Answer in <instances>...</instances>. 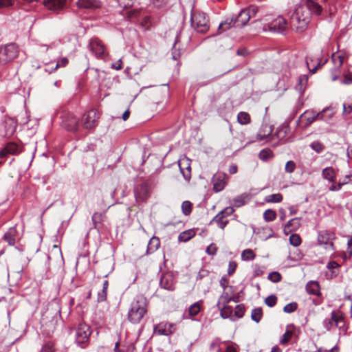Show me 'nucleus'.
Listing matches in <instances>:
<instances>
[{"mask_svg": "<svg viewBox=\"0 0 352 352\" xmlns=\"http://www.w3.org/2000/svg\"><path fill=\"white\" fill-rule=\"evenodd\" d=\"M148 311V301L143 295H137L131 302L128 312V320L133 324H138Z\"/></svg>", "mask_w": 352, "mask_h": 352, "instance_id": "nucleus-1", "label": "nucleus"}, {"mask_svg": "<svg viewBox=\"0 0 352 352\" xmlns=\"http://www.w3.org/2000/svg\"><path fill=\"white\" fill-rule=\"evenodd\" d=\"M310 12L305 5L297 6L290 18V25L298 32L304 31L310 21Z\"/></svg>", "mask_w": 352, "mask_h": 352, "instance_id": "nucleus-2", "label": "nucleus"}, {"mask_svg": "<svg viewBox=\"0 0 352 352\" xmlns=\"http://www.w3.org/2000/svg\"><path fill=\"white\" fill-rule=\"evenodd\" d=\"M190 23L193 29L199 33L205 34L210 29L209 19L206 13L197 10H192Z\"/></svg>", "mask_w": 352, "mask_h": 352, "instance_id": "nucleus-3", "label": "nucleus"}, {"mask_svg": "<svg viewBox=\"0 0 352 352\" xmlns=\"http://www.w3.org/2000/svg\"><path fill=\"white\" fill-rule=\"evenodd\" d=\"M92 331L91 327L80 322L75 329V343L81 349H85L89 344Z\"/></svg>", "mask_w": 352, "mask_h": 352, "instance_id": "nucleus-4", "label": "nucleus"}, {"mask_svg": "<svg viewBox=\"0 0 352 352\" xmlns=\"http://www.w3.org/2000/svg\"><path fill=\"white\" fill-rule=\"evenodd\" d=\"M19 54V47L10 43L0 47V65H6L14 60Z\"/></svg>", "mask_w": 352, "mask_h": 352, "instance_id": "nucleus-5", "label": "nucleus"}, {"mask_svg": "<svg viewBox=\"0 0 352 352\" xmlns=\"http://www.w3.org/2000/svg\"><path fill=\"white\" fill-rule=\"evenodd\" d=\"M60 119L61 125L66 130L75 132L78 129L79 119L73 113L63 111Z\"/></svg>", "mask_w": 352, "mask_h": 352, "instance_id": "nucleus-6", "label": "nucleus"}, {"mask_svg": "<svg viewBox=\"0 0 352 352\" xmlns=\"http://www.w3.org/2000/svg\"><path fill=\"white\" fill-rule=\"evenodd\" d=\"M100 113L96 109H91L85 112L82 117V124L84 129L91 130L98 124Z\"/></svg>", "mask_w": 352, "mask_h": 352, "instance_id": "nucleus-7", "label": "nucleus"}, {"mask_svg": "<svg viewBox=\"0 0 352 352\" xmlns=\"http://www.w3.org/2000/svg\"><path fill=\"white\" fill-rule=\"evenodd\" d=\"M335 239V233L332 231L324 230L318 232V243L320 245H324L325 249L334 250V245L332 241Z\"/></svg>", "mask_w": 352, "mask_h": 352, "instance_id": "nucleus-8", "label": "nucleus"}, {"mask_svg": "<svg viewBox=\"0 0 352 352\" xmlns=\"http://www.w3.org/2000/svg\"><path fill=\"white\" fill-rule=\"evenodd\" d=\"M228 179V176L227 174L223 172H217L216 173L212 178V183L213 185V190L215 192H219L223 190L226 186L227 185V180Z\"/></svg>", "mask_w": 352, "mask_h": 352, "instance_id": "nucleus-9", "label": "nucleus"}, {"mask_svg": "<svg viewBox=\"0 0 352 352\" xmlns=\"http://www.w3.org/2000/svg\"><path fill=\"white\" fill-rule=\"evenodd\" d=\"M17 127L16 121L12 118H6L1 124V131L6 138H10L16 131Z\"/></svg>", "mask_w": 352, "mask_h": 352, "instance_id": "nucleus-10", "label": "nucleus"}, {"mask_svg": "<svg viewBox=\"0 0 352 352\" xmlns=\"http://www.w3.org/2000/svg\"><path fill=\"white\" fill-rule=\"evenodd\" d=\"M89 47L90 51L97 58H104L105 56L104 46L102 41L98 38H93L90 40Z\"/></svg>", "mask_w": 352, "mask_h": 352, "instance_id": "nucleus-11", "label": "nucleus"}, {"mask_svg": "<svg viewBox=\"0 0 352 352\" xmlns=\"http://www.w3.org/2000/svg\"><path fill=\"white\" fill-rule=\"evenodd\" d=\"M134 194L137 201H146L150 196V187L148 184L142 183L137 185L134 189Z\"/></svg>", "mask_w": 352, "mask_h": 352, "instance_id": "nucleus-12", "label": "nucleus"}, {"mask_svg": "<svg viewBox=\"0 0 352 352\" xmlns=\"http://www.w3.org/2000/svg\"><path fill=\"white\" fill-rule=\"evenodd\" d=\"M153 331L155 334L168 336L174 333L175 331V326L172 323L162 322L154 325Z\"/></svg>", "mask_w": 352, "mask_h": 352, "instance_id": "nucleus-13", "label": "nucleus"}, {"mask_svg": "<svg viewBox=\"0 0 352 352\" xmlns=\"http://www.w3.org/2000/svg\"><path fill=\"white\" fill-rule=\"evenodd\" d=\"M175 280L171 272L164 273L160 280V286L168 291H174L175 289Z\"/></svg>", "mask_w": 352, "mask_h": 352, "instance_id": "nucleus-14", "label": "nucleus"}, {"mask_svg": "<svg viewBox=\"0 0 352 352\" xmlns=\"http://www.w3.org/2000/svg\"><path fill=\"white\" fill-rule=\"evenodd\" d=\"M331 320L333 321V327H338L340 331L345 332L347 327L345 324L344 314L339 309L331 311Z\"/></svg>", "mask_w": 352, "mask_h": 352, "instance_id": "nucleus-15", "label": "nucleus"}, {"mask_svg": "<svg viewBox=\"0 0 352 352\" xmlns=\"http://www.w3.org/2000/svg\"><path fill=\"white\" fill-rule=\"evenodd\" d=\"M268 28L270 31L283 33L287 27V21L279 16L268 23Z\"/></svg>", "mask_w": 352, "mask_h": 352, "instance_id": "nucleus-16", "label": "nucleus"}, {"mask_svg": "<svg viewBox=\"0 0 352 352\" xmlns=\"http://www.w3.org/2000/svg\"><path fill=\"white\" fill-rule=\"evenodd\" d=\"M21 236L16 226L10 228L3 234L2 239L10 246H14L16 241L19 240Z\"/></svg>", "mask_w": 352, "mask_h": 352, "instance_id": "nucleus-17", "label": "nucleus"}, {"mask_svg": "<svg viewBox=\"0 0 352 352\" xmlns=\"http://www.w3.org/2000/svg\"><path fill=\"white\" fill-rule=\"evenodd\" d=\"M75 4L78 8L94 10L102 7L100 0H76Z\"/></svg>", "mask_w": 352, "mask_h": 352, "instance_id": "nucleus-18", "label": "nucleus"}, {"mask_svg": "<svg viewBox=\"0 0 352 352\" xmlns=\"http://www.w3.org/2000/svg\"><path fill=\"white\" fill-rule=\"evenodd\" d=\"M21 152V148L17 144L13 142H8L0 151V157L4 158L8 155H18Z\"/></svg>", "mask_w": 352, "mask_h": 352, "instance_id": "nucleus-19", "label": "nucleus"}, {"mask_svg": "<svg viewBox=\"0 0 352 352\" xmlns=\"http://www.w3.org/2000/svg\"><path fill=\"white\" fill-rule=\"evenodd\" d=\"M66 4V0H44L43 5L49 10L58 12L63 10Z\"/></svg>", "mask_w": 352, "mask_h": 352, "instance_id": "nucleus-20", "label": "nucleus"}, {"mask_svg": "<svg viewBox=\"0 0 352 352\" xmlns=\"http://www.w3.org/2000/svg\"><path fill=\"white\" fill-rule=\"evenodd\" d=\"M179 167L186 181H190L191 178L190 162L188 159H184L179 161Z\"/></svg>", "mask_w": 352, "mask_h": 352, "instance_id": "nucleus-21", "label": "nucleus"}, {"mask_svg": "<svg viewBox=\"0 0 352 352\" xmlns=\"http://www.w3.org/2000/svg\"><path fill=\"white\" fill-rule=\"evenodd\" d=\"M250 15L245 9L242 10L237 16L234 19L236 23V27L241 28L245 25L250 19Z\"/></svg>", "mask_w": 352, "mask_h": 352, "instance_id": "nucleus-22", "label": "nucleus"}, {"mask_svg": "<svg viewBox=\"0 0 352 352\" xmlns=\"http://www.w3.org/2000/svg\"><path fill=\"white\" fill-rule=\"evenodd\" d=\"M300 226V219L294 218L289 220L284 226L283 231L285 234H289L297 230Z\"/></svg>", "mask_w": 352, "mask_h": 352, "instance_id": "nucleus-23", "label": "nucleus"}, {"mask_svg": "<svg viewBox=\"0 0 352 352\" xmlns=\"http://www.w3.org/2000/svg\"><path fill=\"white\" fill-rule=\"evenodd\" d=\"M306 8L310 12V15L314 14L316 15H320L322 12V6L316 1V0H307L305 4Z\"/></svg>", "mask_w": 352, "mask_h": 352, "instance_id": "nucleus-24", "label": "nucleus"}, {"mask_svg": "<svg viewBox=\"0 0 352 352\" xmlns=\"http://www.w3.org/2000/svg\"><path fill=\"white\" fill-rule=\"evenodd\" d=\"M305 289L309 294L315 295L317 296H320L321 295L320 287L318 281H309L305 286Z\"/></svg>", "mask_w": 352, "mask_h": 352, "instance_id": "nucleus-25", "label": "nucleus"}, {"mask_svg": "<svg viewBox=\"0 0 352 352\" xmlns=\"http://www.w3.org/2000/svg\"><path fill=\"white\" fill-rule=\"evenodd\" d=\"M160 247V240L159 237L153 236L148 241L146 248V254H151L155 252Z\"/></svg>", "mask_w": 352, "mask_h": 352, "instance_id": "nucleus-26", "label": "nucleus"}, {"mask_svg": "<svg viewBox=\"0 0 352 352\" xmlns=\"http://www.w3.org/2000/svg\"><path fill=\"white\" fill-rule=\"evenodd\" d=\"M232 27H236V23L234 22V18H227L224 21L221 22L217 30L218 34H221L228 30H230Z\"/></svg>", "mask_w": 352, "mask_h": 352, "instance_id": "nucleus-27", "label": "nucleus"}, {"mask_svg": "<svg viewBox=\"0 0 352 352\" xmlns=\"http://www.w3.org/2000/svg\"><path fill=\"white\" fill-rule=\"evenodd\" d=\"M322 177L329 182L333 183L336 179V173L333 167H326L322 171Z\"/></svg>", "mask_w": 352, "mask_h": 352, "instance_id": "nucleus-28", "label": "nucleus"}, {"mask_svg": "<svg viewBox=\"0 0 352 352\" xmlns=\"http://www.w3.org/2000/svg\"><path fill=\"white\" fill-rule=\"evenodd\" d=\"M272 133V129L271 126L267 124L262 125L256 135V139L259 141L264 140L267 137L270 135Z\"/></svg>", "mask_w": 352, "mask_h": 352, "instance_id": "nucleus-29", "label": "nucleus"}, {"mask_svg": "<svg viewBox=\"0 0 352 352\" xmlns=\"http://www.w3.org/2000/svg\"><path fill=\"white\" fill-rule=\"evenodd\" d=\"M314 62V59L311 58L310 60H307L306 63L307 68L311 74H315L318 69L321 68L325 63L327 62V59H325L324 61L322 59L317 58L316 59V65L313 67H311V63Z\"/></svg>", "mask_w": 352, "mask_h": 352, "instance_id": "nucleus-30", "label": "nucleus"}, {"mask_svg": "<svg viewBox=\"0 0 352 352\" xmlns=\"http://www.w3.org/2000/svg\"><path fill=\"white\" fill-rule=\"evenodd\" d=\"M224 218L220 213H218L211 220L210 223H216L219 228L223 230L228 223V221L224 220Z\"/></svg>", "mask_w": 352, "mask_h": 352, "instance_id": "nucleus-31", "label": "nucleus"}, {"mask_svg": "<svg viewBox=\"0 0 352 352\" xmlns=\"http://www.w3.org/2000/svg\"><path fill=\"white\" fill-rule=\"evenodd\" d=\"M195 235V232L192 229H189L181 232L178 236V241L181 242H187Z\"/></svg>", "mask_w": 352, "mask_h": 352, "instance_id": "nucleus-32", "label": "nucleus"}, {"mask_svg": "<svg viewBox=\"0 0 352 352\" xmlns=\"http://www.w3.org/2000/svg\"><path fill=\"white\" fill-rule=\"evenodd\" d=\"M250 199V196L248 194H242L233 199V202L235 207H241L245 205Z\"/></svg>", "mask_w": 352, "mask_h": 352, "instance_id": "nucleus-33", "label": "nucleus"}, {"mask_svg": "<svg viewBox=\"0 0 352 352\" xmlns=\"http://www.w3.org/2000/svg\"><path fill=\"white\" fill-rule=\"evenodd\" d=\"M232 307L231 306H229L228 305H223L222 309H221L220 311V316L222 318H231V320H234L232 318Z\"/></svg>", "mask_w": 352, "mask_h": 352, "instance_id": "nucleus-34", "label": "nucleus"}, {"mask_svg": "<svg viewBox=\"0 0 352 352\" xmlns=\"http://www.w3.org/2000/svg\"><path fill=\"white\" fill-rule=\"evenodd\" d=\"M308 82L307 75H301L298 77V84L296 85V89L302 93L305 89L306 85Z\"/></svg>", "mask_w": 352, "mask_h": 352, "instance_id": "nucleus-35", "label": "nucleus"}, {"mask_svg": "<svg viewBox=\"0 0 352 352\" xmlns=\"http://www.w3.org/2000/svg\"><path fill=\"white\" fill-rule=\"evenodd\" d=\"M263 318V310L261 307H256L252 310L251 319L258 323Z\"/></svg>", "mask_w": 352, "mask_h": 352, "instance_id": "nucleus-36", "label": "nucleus"}, {"mask_svg": "<svg viewBox=\"0 0 352 352\" xmlns=\"http://www.w3.org/2000/svg\"><path fill=\"white\" fill-rule=\"evenodd\" d=\"M237 120L238 122L243 125L248 124L251 122L250 116L249 115V113L244 111H241L238 113Z\"/></svg>", "mask_w": 352, "mask_h": 352, "instance_id": "nucleus-37", "label": "nucleus"}, {"mask_svg": "<svg viewBox=\"0 0 352 352\" xmlns=\"http://www.w3.org/2000/svg\"><path fill=\"white\" fill-rule=\"evenodd\" d=\"M331 60L333 66L337 67V68H341L343 65L344 56L342 55L333 53L331 55Z\"/></svg>", "mask_w": 352, "mask_h": 352, "instance_id": "nucleus-38", "label": "nucleus"}, {"mask_svg": "<svg viewBox=\"0 0 352 352\" xmlns=\"http://www.w3.org/2000/svg\"><path fill=\"white\" fill-rule=\"evenodd\" d=\"M60 313L59 309H55L54 312H52V310L50 308H47V311L44 312L42 315L41 318V322H45V320L48 319L50 316L52 318V320L54 319V318H56L57 314Z\"/></svg>", "mask_w": 352, "mask_h": 352, "instance_id": "nucleus-39", "label": "nucleus"}, {"mask_svg": "<svg viewBox=\"0 0 352 352\" xmlns=\"http://www.w3.org/2000/svg\"><path fill=\"white\" fill-rule=\"evenodd\" d=\"M256 254L251 249H245L241 253V259L243 261H249L255 258Z\"/></svg>", "mask_w": 352, "mask_h": 352, "instance_id": "nucleus-40", "label": "nucleus"}, {"mask_svg": "<svg viewBox=\"0 0 352 352\" xmlns=\"http://www.w3.org/2000/svg\"><path fill=\"white\" fill-rule=\"evenodd\" d=\"M282 200L283 195L280 193L272 194L265 198V201L267 203H280Z\"/></svg>", "mask_w": 352, "mask_h": 352, "instance_id": "nucleus-41", "label": "nucleus"}, {"mask_svg": "<svg viewBox=\"0 0 352 352\" xmlns=\"http://www.w3.org/2000/svg\"><path fill=\"white\" fill-rule=\"evenodd\" d=\"M102 219L103 216L101 213L95 212L92 215V221L95 228L100 229Z\"/></svg>", "mask_w": 352, "mask_h": 352, "instance_id": "nucleus-42", "label": "nucleus"}, {"mask_svg": "<svg viewBox=\"0 0 352 352\" xmlns=\"http://www.w3.org/2000/svg\"><path fill=\"white\" fill-rule=\"evenodd\" d=\"M68 59L65 57L62 58L56 65L53 67H52L50 69H45V72H47L49 74L52 73V72L56 71L59 67H65L68 64Z\"/></svg>", "mask_w": 352, "mask_h": 352, "instance_id": "nucleus-43", "label": "nucleus"}, {"mask_svg": "<svg viewBox=\"0 0 352 352\" xmlns=\"http://www.w3.org/2000/svg\"><path fill=\"white\" fill-rule=\"evenodd\" d=\"M276 218V213L274 210L268 209L263 213V219L265 221L269 222L275 220Z\"/></svg>", "mask_w": 352, "mask_h": 352, "instance_id": "nucleus-44", "label": "nucleus"}, {"mask_svg": "<svg viewBox=\"0 0 352 352\" xmlns=\"http://www.w3.org/2000/svg\"><path fill=\"white\" fill-rule=\"evenodd\" d=\"M310 147L317 153H322L324 149V145L320 141H314L310 144Z\"/></svg>", "mask_w": 352, "mask_h": 352, "instance_id": "nucleus-45", "label": "nucleus"}, {"mask_svg": "<svg viewBox=\"0 0 352 352\" xmlns=\"http://www.w3.org/2000/svg\"><path fill=\"white\" fill-rule=\"evenodd\" d=\"M137 0H117V2L120 8L123 9H129L134 5Z\"/></svg>", "mask_w": 352, "mask_h": 352, "instance_id": "nucleus-46", "label": "nucleus"}, {"mask_svg": "<svg viewBox=\"0 0 352 352\" xmlns=\"http://www.w3.org/2000/svg\"><path fill=\"white\" fill-rule=\"evenodd\" d=\"M192 204L189 201H184L182 204V210L184 214L189 215L192 212Z\"/></svg>", "mask_w": 352, "mask_h": 352, "instance_id": "nucleus-47", "label": "nucleus"}, {"mask_svg": "<svg viewBox=\"0 0 352 352\" xmlns=\"http://www.w3.org/2000/svg\"><path fill=\"white\" fill-rule=\"evenodd\" d=\"M245 311V307L243 304H239L236 306L234 311V316L238 318L243 317Z\"/></svg>", "mask_w": 352, "mask_h": 352, "instance_id": "nucleus-48", "label": "nucleus"}, {"mask_svg": "<svg viewBox=\"0 0 352 352\" xmlns=\"http://www.w3.org/2000/svg\"><path fill=\"white\" fill-rule=\"evenodd\" d=\"M189 314L192 316H197L200 311L199 302H196L189 307Z\"/></svg>", "mask_w": 352, "mask_h": 352, "instance_id": "nucleus-49", "label": "nucleus"}, {"mask_svg": "<svg viewBox=\"0 0 352 352\" xmlns=\"http://www.w3.org/2000/svg\"><path fill=\"white\" fill-rule=\"evenodd\" d=\"M293 333L289 330H286L285 333L282 336L280 340V344L285 345L288 343L289 340L292 338Z\"/></svg>", "mask_w": 352, "mask_h": 352, "instance_id": "nucleus-50", "label": "nucleus"}, {"mask_svg": "<svg viewBox=\"0 0 352 352\" xmlns=\"http://www.w3.org/2000/svg\"><path fill=\"white\" fill-rule=\"evenodd\" d=\"M268 279L273 283H278L282 279L281 274L278 272H272L268 274Z\"/></svg>", "mask_w": 352, "mask_h": 352, "instance_id": "nucleus-51", "label": "nucleus"}, {"mask_svg": "<svg viewBox=\"0 0 352 352\" xmlns=\"http://www.w3.org/2000/svg\"><path fill=\"white\" fill-rule=\"evenodd\" d=\"M298 309V304L296 302H292L287 304L284 308L283 311L285 313L291 314L294 312Z\"/></svg>", "mask_w": 352, "mask_h": 352, "instance_id": "nucleus-52", "label": "nucleus"}, {"mask_svg": "<svg viewBox=\"0 0 352 352\" xmlns=\"http://www.w3.org/2000/svg\"><path fill=\"white\" fill-rule=\"evenodd\" d=\"M290 244L294 247L298 246L301 243V239L297 234H292L289 236Z\"/></svg>", "mask_w": 352, "mask_h": 352, "instance_id": "nucleus-53", "label": "nucleus"}, {"mask_svg": "<svg viewBox=\"0 0 352 352\" xmlns=\"http://www.w3.org/2000/svg\"><path fill=\"white\" fill-rule=\"evenodd\" d=\"M258 157L261 160H267L272 157V152L270 150L263 149L260 151Z\"/></svg>", "mask_w": 352, "mask_h": 352, "instance_id": "nucleus-54", "label": "nucleus"}, {"mask_svg": "<svg viewBox=\"0 0 352 352\" xmlns=\"http://www.w3.org/2000/svg\"><path fill=\"white\" fill-rule=\"evenodd\" d=\"M265 303L270 307H274L277 303V297L272 294L265 299Z\"/></svg>", "mask_w": 352, "mask_h": 352, "instance_id": "nucleus-55", "label": "nucleus"}, {"mask_svg": "<svg viewBox=\"0 0 352 352\" xmlns=\"http://www.w3.org/2000/svg\"><path fill=\"white\" fill-rule=\"evenodd\" d=\"M107 290L102 289L98 292L97 294V302L98 303L102 302L107 300Z\"/></svg>", "mask_w": 352, "mask_h": 352, "instance_id": "nucleus-56", "label": "nucleus"}, {"mask_svg": "<svg viewBox=\"0 0 352 352\" xmlns=\"http://www.w3.org/2000/svg\"><path fill=\"white\" fill-rule=\"evenodd\" d=\"M219 298L222 301V304L226 305L232 301V296H230L228 293L223 292Z\"/></svg>", "mask_w": 352, "mask_h": 352, "instance_id": "nucleus-57", "label": "nucleus"}, {"mask_svg": "<svg viewBox=\"0 0 352 352\" xmlns=\"http://www.w3.org/2000/svg\"><path fill=\"white\" fill-rule=\"evenodd\" d=\"M296 169V164L294 161L289 160L288 161L285 167V170L287 173H292Z\"/></svg>", "mask_w": 352, "mask_h": 352, "instance_id": "nucleus-58", "label": "nucleus"}, {"mask_svg": "<svg viewBox=\"0 0 352 352\" xmlns=\"http://www.w3.org/2000/svg\"><path fill=\"white\" fill-rule=\"evenodd\" d=\"M322 325L327 331H331L333 327V321L331 320V317L324 319L322 322Z\"/></svg>", "mask_w": 352, "mask_h": 352, "instance_id": "nucleus-59", "label": "nucleus"}, {"mask_svg": "<svg viewBox=\"0 0 352 352\" xmlns=\"http://www.w3.org/2000/svg\"><path fill=\"white\" fill-rule=\"evenodd\" d=\"M340 69L341 68H337V67L333 66L330 69V72L331 74L332 80L333 81H335V80H336L338 78V76L340 74Z\"/></svg>", "mask_w": 352, "mask_h": 352, "instance_id": "nucleus-60", "label": "nucleus"}, {"mask_svg": "<svg viewBox=\"0 0 352 352\" xmlns=\"http://www.w3.org/2000/svg\"><path fill=\"white\" fill-rule=\"evenodd\" d=\"M347 184H349V182H338V184H333V185H331V186L329 187V190L330 191H338V190H340L342 188V187L344 185Z\"/></svg>", "mask_w": 352, "mask_h": 352, "instance_id": "nucleus-61", "label": "nucleus"}, {"mask_svg": "<svg viewBox=\"0 0 352 352\" xmlns=\"http://www.w3.org/2000/svg\"><path fill=\"white\" fill-rule=\"evenodd\" d=\"M40 352H54V344L52 342L45 344Z\"/></svg>", "mask_w": 352, "mask_h": 352, "instance_id": "nucleus-62", "label": "nucleus"}, {"mask_svg": "<svg viewBox=\"0 0 352 352\" xmlns=\"http://www.w3.org/2000/svg\"><path fill=\"white\" fill-rule=\"evenodd\" d=\"M234 212V210L232 207H226L221 211H220L219 213H220L222 216H223L225 218L230 216L233 212Z\"/></svg>", "mask_w": 352, "mask_h": 352, "instance_id": "nucleus-63", "label": "nucleus"}, {"mask_svg": "<svg viewBox=\"0 0 352 352\" xmlns=\"http://www.w3.org/2000/svg\"><path fill=\"white\" fill-rule=\"evenodd\" d=\"M237 265L236 263L234 261H230L228 264V275H232L236 269Z\"/></svg>", "mask_w": 352, "mask_h": 352, "instance_id": "nucleus-64", "label": "nucleus"}]
</instances>
